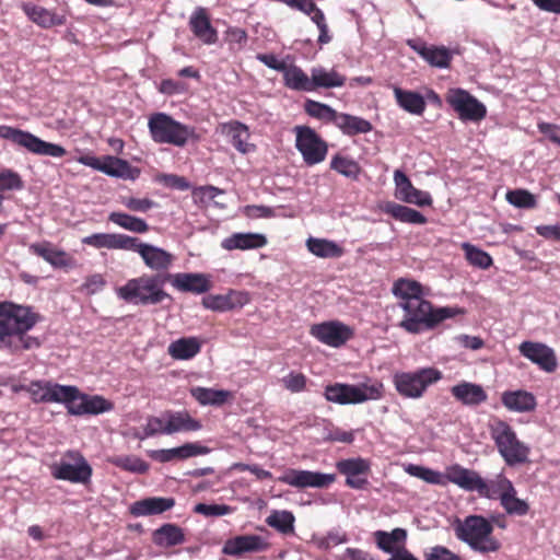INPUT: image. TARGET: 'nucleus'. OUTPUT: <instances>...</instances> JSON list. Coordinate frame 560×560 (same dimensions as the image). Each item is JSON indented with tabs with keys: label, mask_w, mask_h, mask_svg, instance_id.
Segmentation results:
<instances>
[{
	"label": "nucleus",
	"mask_w": 560,
	"mask_h": 560,
	"mask_svg": "<svg viewBox=\"0 0 560 560\" xmlns=\"http://www.w3.org/2000/svg\"><path fill=\"white\" fill-rule=\"evenodd\" d=\"M37 319L38 316L30 306L0 302V349L15 353L38 348V338L27 335Z\"/></svg>",
	"instance_id": "nucleus-1"
},
{
	"label": "nucleus",
	"mask_w": 560,
	"mask_h": 560,
	"mask_svg": "<svg viewBox=\"0 0 560 560\" xmlns=\"http://www.w3.org/2000/svg\"><path fill=\"white\" fill-rule=\"evenodd\" d=\"M401 308L405 314L399 323V327L409 334H421L430 330L443 320L460 313L456 307L444 306L434 308L424 299L404 302Z\"/></svg>",
	"instance_id": "nucleus-2"
},
{
	"label": "nucleus",
	"mask_w": 560,
	"mask_h": 560,
	"mask_svg": "<svg viewBox=\"0 0 560 560\" xmlns=\"http://www.w3.org/2000/svg\"><path fill=\"white\" fill-rule=\"evenodd\" d=\"M455 536L472 551L488 555L500 550L501 542L493 536V525L481 515H469L454 525Z\"/></svg>",
	"instance_id": "nucleus-3"
},
{
	"label": "nucleus",
	"mask_w": 560,
	"mask_h": 560,
	"mask_svg": "<svg viewBox=\"0 0 560 560\" xmlns=\"http://www.w3.org/2000/svg\"><path fill=\"white\" fill-rule=\"evenodd\" d=\"M489 433L508 466L522 465L529 460L530 446L518 439L514 428L506 421L492 419L489 423Z\"/></svg>",
	"instance_id": "nucleus-4"
},
{
	"label": "nucleus",
	"mask_w": 560,
	"mask_h": 560,
	"mask_svg": "<svg viewBox=\"0 0 560 560\" xmlns=\"http://www.w3.org/2000/svg\"><path fill=\"white\" fill-rule=\"evenodd\" d=\"M148 128L151 139L159 144L183 148L189 140H198L194 127L175 120L165 113H154L149 117Z\"/></svg>",
	"instance_id": "nucleus-5"
},
{
	"label": "nucleus",
	"mask_w": 560,
	"mask_h": 560,
	"mask_svg": "<svg viewBox=\"0 0 560 560\" xmlns=\"http://www.w3.org/2000/svg\"><path fill=\"white\" fill-rule=\"evenodd\" d=\"M116 293L119 299L135 305H155L170 298L160 279L148 275L128 280Z\"/></svg>",
	"instance_id": "nucleus-6"
},
{
	"label": "nucleus",
	"mask_w": 560,
	"mask_h": 560,
	"mask_svg": "<svg viewBox=\"0 0 560 560\" xmlns=\"http://www.w3.org/2000/svg\"><path fill=\"white\" fill-rule=\"evenodd\" d=\"M384 386L378 381L359 384L335 383L325 388V398L338 405H359L383 397Z\"/></svg>",
	"instance_id": "nucleus-7"
},
{
	"label": "nucleus",
	"mask_w": 560,
	"mask_h": 560,
	"mask_svg": "<svg viewBox=\"0 0 560 560\" xmlns=\"http://www.w3.org/2000/svg\"><path fill=\"white\" fill-rule=\"evenodd\" d=\"M443 377L435 368H422L412 372H397L393 376V383L397 393L410 399H419L428 387L438 383Z\"/></svg>",
	"instance_id": "nucleus-8"
},
{
	"label": "nucleus",
	"mask_w": 560,
	"mask_h": 560,
	"mask_svg": "<svg viewBox=\"0 0 560 560\" xmlns=\"http://www.w3.org/2000/svg\"><path fill=\"white\" fill-rule=\"evenodd\" d=\"M50 472L57 480L86 485L91 481L92 467L80 452L68 451L50 466Z\"/></svg>",
	"instance_id": "nucleus-9"
},
{
	"label": "nucleus",
	"mask_w": 560,
	"mask_h": 560,
	"mask_svg": "<svg viewBox=\"0 0 560 560\" xmlns=\"http://www.w3.org/2000/svg\"><path fill=\"white\" fill-rule=\"evenodd\" d=\"M0 137L37 155L61 158L67 153L59 144L46 142L28 131L10 126H0Z\"/></svg>",
	"instance_id": "nucleus-10"
},
{
	"label": "nucleus",
	"mask_w": 560,
	"mask_h": 560,
	"mask_svg": "<svg viewBox=\"0 0 560 560\" xmlns=\"http://www.w3.org/2000/svg\"><path fill=\"white\" fill-rule=\"evenodd\" d=\"M295 147L307 165L323 162L327 155V144L317 132L307 126L294 128Z\"/></svg>",
	"instance_id": "nucleus-11"
},
{
	"label": "nucleus",
	"mask_w": 560,
	"mask_h": 560,
	"mask_svg": "<svg viewBox=\"0 0 560 560\" xmlns=\"http://www.w3.org/2000/svg\"><path fill=\"white\" fill-rule=\"evenodd\" d=\"M446 102L462 120L479 121L486 117V106L463 89H450Z\"/></svg>",
	"instance_id": "nucleus-12"
},
{
	"label": "nucleus",
	"mask_w": 560,
	"mask_h": 560,
	"mask_svg": "<svg viewBox=\"0 0 560 560\" xmlns=\"http://www.w3.org/2000/svg\"><path fill=\"white\" fill-rule=\"evenodd\" d=\"M278 480L294 488H327L336 481L335 474H325L319 471L303 469H287Z\"/></svg>",
	"instance_id": "nucleus-13"
},
{
	"label": "nucleus",
	"mask_w": 560,
	"mask_h": 560,
	"mask_svg": "<svg viewBox=\"0 0 560 560\" xmlns=\"http://www.w3.org/2000/svg\"><path fill=\"white\" fill-rule=\"evenodd\" d=\"M352 329L337 320L325 322L313 325L311 335L318 341L338 348L345 345L352 337Z\"/></svg>",
	"instance_id": "nucleus-14"
},
{
	"label": "nucleus",
	"mask_w": 560,
	"mask_h": 560,
	"mask_svg": "<svg viewBox=\"0 0 560 560\" xmlns=\"http://www.w3.org/2000/svg\"><path fill=\"white\" fill-rule=\"evenodd\" d=\"M518 351L523 357L547 373H552L557 369L556 353L552 348L545 343L524 341L520 345Z\"/></svg>",
	"instance_id": "nucleus-15"
},
{
	"label": "nucleus",
	"mask_w": 560,
	"mask_h": 560,
	"mask_svg": "<svg viewBox=\"0 0 560 560\" xmlns=\"http://www.w3.org/2000/svg\"><path fill=\"white\" fill-rule=\"evenodd\" d=\"M130 250L138 253L145 266L151 270H167L174 261V256L171 253L161 247L141 243L137 237L133 238V246Z\"/></svg>",
	"instance_id": "nucleus-16"
},
{
	"label": "nucleus",
	"mask_w": 560,
	"mask_h": 560,
	"mask_svg": "<svg viewBox=\"0 0 560 560\" xmlns=\"http://www.w3.org/2000/svg\"><path fill=\"white\" fill-rule=\"evenodd\" d=\"M394 183L397 199L419 207L431 206L432 198L430 194L416 188L402 171L396 170L394 172Z\"/></svg>",
	"instance_id": "nucleus-17"
},
{
	"label": "nucleus",
	"mask_w": 560,
	"mask_h": 560,
	"mask_svg": "<svg viewBox=\"0 0 560 560\" xmlns=\"http://www.w3.org/2000/svg\"><path fill=\"white\" fill-rule=\"evenodd\" d=\"M132 236L120 233H94L84 236L81 242L95 249H120L130 250L133 246Z\"/></svg>",
	"instance_id": "nucleus-18"
},
{
	"label": "nucleus",
	"mask_w": 560,
	"mask_h": 560,
	"mask_svg": "<svg viewBox=\"0 0 560 560\" xmlns=\"http://www.w3.org/2000/svg\"><path fill=\"white\" fill-rule=\"evenodd\" d=\"M22 10L28 20L42 28L61 26L67 22L65 13H59L34 3H24Z\"/></svg>",
	"instance_id": "nucleus-19"
},
{
	"label": "nucleus",
	"mask_w": 560,
	"mask_h": 560,
	"mask_svg": "<svg viewBox=\"0 0 560 560\" xmlns=\"http://www.w3.org/2000/svg\"><path fill=\"white\" fill-rule=\"evenodd\" d=\"M28 249L54 268H72L74 266V260L65 250L55 247L49 242L33 243Z\"/></svg>",
	"instance_id": "nucleus-20"
},
{
	"label": "nucleus",
	"mask_w": 560,
	"mask_h": 560,
	"mask_svg": "<svg viewBox=\"0 0 560 560\" xmlns=\"http://www.w3.org/2000/svg\"><path fill=\"white\" fill-rule=\"evenodd\" d=\"M189 26L194 35L206 45L215 44L218 32L211 25L210 18L205 8H197L190 15Z\"/></svg>",
	"instance_id": "nucleus-21"
},
{
	"label": "nucleus",
	"mask_w": 560,
	"mask_h": 560,
	"mask_svg": "<svg viewBox=\"0 0 560 560\" xmlns=\"http://www.w3.org/2000/svg\"><path fill=\"white\" fill-rule=\"evenodd\" d=\"M209 452L210 448L207 446H202L198 443H186L174 448L151 451L150 456L160 463H166L175 459H186L198 455H206Z\"/></svg>",
	"instance_id": "nucleus-22"
},
{
	"label": "nucleus",
	"mask_w": 560,
	"mask_h": 560,
	"mask_svg": "<svg viewBox=\"0 0 560 560\" xmlns=\"http://www.w3.org/2000/svg\"><path fill=\"white\" fill-rule=\"evenodd\" d=\"M172 285L182 292L206 293L211 289L209 276L205 273L179 272L172 276Z\"/></svg>",
	"instance_id": "nucleus-23"
},
{
	"label": "nucleus",
	"mask_w": 560,
	"mask_h": 560,
	"mask_svg": "<svg viewBox=\"0 0 560 560\" xmlns=\"http://www.w3.org/2000/svg\"><path fill=\"white\" fill-rule=\"evenodd\" d=\"M113 409V404L102 396H89L79 390L74 406L71 407V415H98Z\"/></svg>",
	"instance_id": "nucleus-24"
},
{
	"label": "nucleus",
	"mask_w": 560,
	"mask_h": 560,
	"mask_svg": "<svg viewBox=\"0 0 560 560\" xmlns=\"http://www.w3.org/2000/svg\"><path fill=\"white\" fill-rule=\"evenodd\" d=\"M451 393L457 401L466 406H478L488 398L481 385L465 381L452 386Z\"/></svg>",
	"instance_id": "nucleus-25"
},
{
	"label": "nucleus",
	"mask_w": 560,
	"mask_h": 560,
	"mask_svg": "<svg viewBox=\"0 0 560 560\" xmlns=\"http://www.w3.org/2000/svg\"><path fill=\"white\" fill-rule=\"evenodd\" d=\"M513 483L503 475L499 474L490 480H485L479 476L476 490L481 497L488 499H500L504 498L505 493L513 490Z\"/></svg>",
	"instance_id": "nucleus-26"
},
{
	"label": "nucleus",
	"mask_w": 560,
	"mask_h": 560,
	"mask_svg": "<svg viewBox=\"0 0 560 560\" xmlns=\"http://www.w3.org/2000/svg\"><path fill=\"white\" fill-rule=\"evenodd\" d=\"M267 244V238L260 233H233L221 242L225 250H247L261 248Z\"/></svg>",
	"instance_id": "nucleus-27"
},
{
	"label": "nucleus",
	"mask_w": 560,
	"mask_h": 560,
	"mask_svg": "<svg viewBox=\"0 0 560 560\" xmlns=\"http://www.w3.org/2000/svg\"><path fill=\"white\" fill-rule=\"evenodd\" d=\"M175 505L173 498L152 497L136 501L130 506V513L133 516H149L161 514Z\"/></svg>",
	"instance_id": "nucleus-28"
},
{
	"label": "nucleus",
	"mask_w": 560,
	"mask_h": 560,
	"mask_svg": "<svg viewBox=\"0 0 560 560\" xmlns=\"http://www.w3.org/2000/svg\"><path fill=\"white\" fill-rule=\"evenodd\" d=\"M312 92L318 89L341 88L346 83V77L335 69L313 67L310 71Z\"/></svg>",
	"instance_id": "nucleus-29"
},
{
	"label": "nucleus",
	"mask_w": 560,
	"mask_h": 560,
	"mask_svg": "<svg viewBox=\"0 0 560 560\" xmlns=\"http://www.w3.org/2000/svg\"><path fill=\"white\" fill-rule=\"evenodd\" d=\"M503 406L513 412H528L536 408L535 396L526 390H506L501 396Z\"/></svg>",
	"instance_id": "nucleus-30"
},
{
	"label": "nucleus",
	"mask_w": 560,
	"mask_h": 560,
	"mask_svg": "<svg viewBox=\"0 0 560 560\" xmlns=\"http://www.w3.org/2000/svg\"><path fill=\"white\" fill-rule=\"evenodd\" d=\"M102 173L116 178L131 179L138 178L140 171L132 167L128 161L113 156H103Z\"/></svg>",
	"instance_id": "nucleus-31"
},
{
	"label": "nucleus",
	"mask_w": 560,
	"mask_h": 560,
	"mask_svg": "<svg viewBox=\"0 0 560 560\" xmlns=\"http://www.w3.org/2000/svg\"><path fill=\"white\" fill-rule=\"evenodd\" d=\"M445 485L452 482L466 491H475L479 481V474L475 470L464 468L460 465H452L446 468Z\"/></svg>",
	"instance_id": "nucleus-32"
},
{
	"label": "nucleus",
	"mask_w": 560,
	"mask_h": 560,
	"mask_svg": "<svg viewBox=\"0 0 560 560\" xmlns=\"http://www.w3.org/2000/svg\"><path fill=\"white\" fill-rule=\"evenodd\" d=\"M264 539L256 535L237 536L228 540L223 546V552L230 556H241L244 552H253L265 549Z\"/></svg>",
	"instance_id": "nucleus-33"
},
{
	"label": "nucleus",
	"mask_w": 560,
	"mask_h": 560,
	"mask_svg": "<svg viewBox=\"0 0 560 560\" xmlns=\"http://www.w3.org/2000/svg\"><path fill=\"white\" fill-rule=\"evenodd\" d=\"M167 432L168 435L179 432H195L199 431L202 425L201 422L192 418L187 411H166Z\"/></svg>",
	"instance_id": "nucleus-34"
},
{
	"label": "nucleus",
	"mask_w": 560,
	"mask_h": 560,
	"mask_svg": "<svg viewBox=\"0 0 560 560\" xmlns=\"http://www.w3.org/2000/svg\"><path fill=\"white\" fill-rule=\"evenodd\" d=\"M201 342L196 337H183L170 343L168 354L175 360H190L200 352Z\"/></svg>",
	"instance_id": "nucleus-35"
},
{
	"label": "nucleus",
	"mask_w": 560,
	"mask_h": 560,
	"mask_svg": "<svg viewBox=\"0 0 560 560\" xmlns=\"http://www.w3.org/2000/svg\"><path fill=\"white\" fill-rule=\"evenodd\" d=\"M226 135L231 138L233 147L242 154L255 151V145L249 142V131L247 126L238 121H233L224 126Z\"/></svg>",
	"instance_id": "nucleus-36"
},
{
	"label": "nucleus",
	"mask_w": 560,
	"mask_h": 560,
	"mask_svg": "<svg viewBox=\"0 0 560 560\" xmlns=\"http://www.w3.org/2000/svg\"><path fill=\"white\" fill-rule=\"evenodd\" d=\"M335 125L347 136L368 133L372 130V124L369 120L345 113H338Z\"/></svg>",
	"instance_id": "nucleus-37"
},
{
	"label": "nucleus",
	"mask_w": 560,
	"mask_h": 560,
	"mask_svg": "<svg viewBox=\"0 0 560 560\" xmlns=\"http://www.w3.org/2000/svg\"><path fill=\"white\" fill-rule=\"evenodd\" d=\"M246 302V295L240 292H230L226 295H210L202 300L206 308L221 312L242 306Z\"/></svg>",
	"instance_id": "nucleus-38"
},
{
	"label": "nucleus",
	"mask_w": 560,
	"mask_h": 560,
	"mask_svg": "<svg viewBox=\"0 0 560 560\" xmlns=\"http://www.w3.org/2000/svg\"><path fill=\"white\" fill-rule=\"evenodd\" d=\"M190 395L202 406H222L231 397L232 393L225 389H213L201 386L190 388Z\"/></svg>",
	"instance_id": "nucleus-39"
},
{
	"label": "nucleus",
	"mask_w": 560,
	"mask_h": 560,
	"mask_svg": "<svg viewBox=\"0 0 560 560\" xmlns=\"http://www.w3.org/2000/svg\"><path fill=\"white\" fill-rule=\"evenodd\" d=\"M153 541L160 547H173L180 545L185 541L183 529L175 524H164L156 528L152 535Z\"/></svg>",
	"instance_id": "nucleus-40"
},
{
	"label": "nucleus",
	"mask_w": 560,
	"mask_h": 560,
	"mask_svg": "<svg viewBox=\"0 0 560 560\" xmlns=\"http://www.w3.org/2000/svg\"><path fill=\"white\" fill-rule=\"evenodd\" d=\"M282 73L284 84L289 89L294 91L312 92L311 75L305 73L300 67L288 65Z\"/></svg>",
	"instance_id": "nucleus-41"
},
{
	"label": "nucleus",
	"mask_w": 560,
	"mask_h": 560,
	"mask_svg": "<svg viewBox=\"0 0 560 560\" xmlns=\"http://www.w3.org/2000/svg\"><path fill=\"white\" fill-rule=\"evenodd\" d=\"M394 95L397 104L406 112L415 115H421L425 109V102L419 93L404 91L400 88L395 86Z\"/></svg>",
	"instance_id": "nucleus-42"
},
{
	"label": "nucleus",
	"mask_w": 560,
	"mask_h": 560,
	"mask_svg": "<svg viewBox=\"0 0 560 560\" xmlns=\"http://www.w3.org/2000/svg\"><path fill=\"white\" fill-rule=\"evenodd\" d=\"M306 247L313 255L320 258H339L343 254L341 246L326 238L310 237L306 241Z\"/></svg>",
	"instance_id": "nucleus-43"
},
{
	"label": "nucleus",
	"mask_w": 560,
	"mask_h": 560,
	"mask_svg": "<svg viewBox=\"0 0 560 560\" xmlns=\"http://www.w3.org/2000/svg\"><path fill=\"white\" fill-rule=\"evenodd\" d=\"M377 547L384 552L393 555L399 547L396 545L405 544L407 532L402 528H395L392 532L376 530L374 533Z\"/></svg>",
	"instance_id": "nucleus-44"
},
{
	"label": "nucleus",
	"mask_w": 560,
	"mask_h": 560,
	"mask_svg": "<svg viewBox=\"0 0 560 560\" xmlns=\"http://www.w3.org/2000/svg\"><path fill=\"white\" fill-rule=\"evenodd\" d=\"M79 388L72 385H61L50 382L49 404H62L71 415V407L74 406Z\"/></svg>",
	"instance_id": "nucleus-45"
},
{
	"label": "nucleus",
	"mask_w": 560,
	"mask_h": 560,
	"mask_svg": "<svg viewBox=\"0 0 560 560\" xmlns=\"http://www.w3.org/2000/svg\"><path fill=\"white\" fill-rule=\"evenodd\" d=\"M393 294L399 299V306L404 302L423 299L422 287L419 282L407 279H399L393 285Z\"/></svg>",
	"instance_id": "nucleus-46"
},
{
	"label": "nucleus",
	"mask_w": 560,
	"mask_h": 560,
	"mask_svg": "<svg viewBox=\"0 0 560 560\" xmlns=\"http://www.w3.org/2000/svg\"><path fill=\"white\" fill-rule=\"evenodd\" d=\"M108 220L119 228L132 233H145L149 231L148 223L138 217L130 215L125 212L114 211L108 214Z\"/></svg>",
	"instance_id": "nucleus-47"
},
{
	"label": "nucleus",
	"mask_w": 560,
	"mask_h": 560,
	"mask_svg": "<svg viewBox=\"0 0 560 560\" xmlns=\"http://www.w3.org/2000/svg\"><path fill=\"white\" fill-rule=\"evenodd\" d=\"M385 210L393 218L405 223L424 224L427 222L425 217L421 212L406 206L388 203Z\"/></svg>",
	"instance_id": "nucleus-48"
},
{
	"label": "nucleus",
	"mask_w": 560,
	"mask_h": 560,
	"mask_svg": "<svg viewBox=\"0 0 560 560\" xmlns=\"http://www.w3.org/2000/svg\"><path fill=\"white\" fill-rule=\"evenodd\" d=\"M337 469L346 477L368 476L371 469L370 460L362 457L347 458L337 462Z\"/></svg>",
	"instance_id": "nucleus-49"
},
{
	"label": "nucleus",
	"mask_w": 560,
	"mask_h": 560,
	"mask_svg": "<svg viewBox=\"0 0 560 560\" xmlns=\"http://www.w3.org/2000/svg\"><path fill=\"white\" fill-rule=\"evenodd\" d=\"M114 466L133 474H144L149 465L136 455H118L108 458Z\"/></svg>",
	"instance_id": "nucleus-50"
},
{
	"label": "nucleus",
	"mask_w": 560,
	"mask_h": 560,
	"mask_svg": "<svg viewBox=\"0 0 560 560\" xmlns=\"http://www.w3.org/2000/svg\"><path fill=\"white\" fill-rule=\"evenodd\" d=\"M295 517L290 511H272L266 518V523L282 534H290L294 530Z\"/></svg>",
	"instance_id": "nucleus-51"
},
{
	"label": "nucleus",
	"mask_w": 560,
	"mask_h": 560,
	"mask_svg": "<svg viewBox=\"0 0 560 560\" xmlns=\"http://www.w3.org/2000/svg\"><path fill=\"white\" fill-rule=\"evenodd\" d=\"M154 435H168L166 411L156 417H149L142 433H137L135 436L139 440H144Z\"/></svg>",
	"instance_id": "nucleus-52"
},
{
	"label": "nucleus",
	"mask_w": 560,
	"mask_h": 560,
	"mask_svg": "<svg viewBox=\"0 0 560 560\" xmlns=\"http://www.w3.org/2000/svg\"><path fill=\"white\" fill-rule=\"evenodd\" d=\"M462 248L465 253V258L474 267L488 269L493 264L491 256L487 252L470 243H463Z\"/></svg>",
	"instance_id": "nucleus-53"
},
{
	"label": "nucleus",
	"mask_w": 560,
	"mask_h": 560,
	"mask_svg": "<svg viewBox=\"0 0 560 560\" xmlns=\"http://www.w3.org/2000/svg\"><path fill=\"white\" fill-rule=\"evenodd\" d=\"M405 471L416 478H419L431 485L445 486V477L442 472L431 468L410 464L405 468Z\"/></svg>",
	"instance_id": "nucleus-54"
},
{
	"label": "nucleus",
	"mask_w": 560,
	"mask_h": 560,
	"mask_svg": "<svg viewBox=\"0 0 560 560\" xmlns=\"http://www.w3.org/2000/svg\"><path fill=\"white\" fill-rule=\"evenodd\" d=\"M330 167L342 176L351 179H357L360 174L359 164L354 160L342 155L334 156L330 162Z\"/></svg>",
	"instance_id": "nucleus-55"
},
{
	"label": "nucleus",
	"mask_w": 560,
	"mask_h": 560,
	"mask_svg": "<svg viewBox=\"0 0 560 560\" xmlns=\"http://www.w3.org/2000/svg\"><path fill=\"white\" fill-rule=\"evenodd\" d=\"M506 201L520 209H533L537 206L535 195L526 189L509 190L505 195Z\"/></svg>",
	"instance_id": "nucleus-56"
},
{
	"label": "nucleus",
	"mask_w": 560,
	"mask_h": 560,
	"mask_svg": "<svg viewBox=\"0 0 560 560\" xmlns=\"http://www.w3.org/2000/svg\"><path fill=\"white\" fill-rule=\"evenodd\" d=\"M500 502L505 512L511 515L522 516L527 514L529 510L527 502L516 497L515 488L511 492L505 493Z\"/></svg>",
	"instance_id": "nucleus-57"
},
{
	"label": "nucleus",
	"mask_w": 560,
	"mask_h": 560,
	"mask_svg": "<svg viewBox=\"0 0 560 560\" xmlns=\"http://www.w3.org/2000/svg\"><path fill=\"white\" fill-rule=\"evenodd\" d=\"M306 113L315 118L331 121L335 124L338 113L327 104H323L316 101H307L305 103Z\"/></svg>",
	"instance_id": "nucleus-58"
},
{
	"label": "nucleus",
	"mask_w": 560,
	"mask_h": 560,
	"mask_svg": "<svg viewBox=\"0 0 560 560\" xmlns=\"http://www.w3.org/2000/svg\"><path fill=\"white\" fill-rule=\"evenodd\" d=\"M49 390L50 381H34L26 387V392L35 404H49Z\"/></svg>",
	"instance_id": "nucleus-59"
},
{
	"label": "nucleus",
	"mask_w": 560,
	"mask_h": 560,
	"mask_svg": "<svg viewBox=\"0 0 560 560\" xmlns=\"http://www.w3.org/2000/svg\"><path fill=\"white\" fill-rule=\"evenodd\" d=\"M431 66L446 68L451 61L450 51L444 47H429L425 58Z\"/></svg>",
	"instance_id": "nucleus-60"
},
{
	"label": "nucleus",
	"mask_w": 560,
	"mask_h": 560,
	"mask_svg": "<svg viewBox=\"0 0 560 560\" xmlns=\"http://www.w3.org/2000/svg\"><path fill=\"white\" fill-rule=\"evenodd\" d=\"M22 187L23 182L18 173L11 170L0 172V194L4 195L5 191L19 190Z\"/></svg>",
	"instance_id": "nucleus-61"
},
{
	"label": "nucleus",
	"mask_w": 560,
	"mask_h": 560,
	"mask_svg": "<svg viewBox=\"0 0 560 560\" xmlns=\"http://www.w3.org/2000/svg\"><path fill=\"white\" fill-rule=\"evenodd\" d=\"M155 180L165 187L180 191H185L190 188L189 182L185 177L176 174H159L155 176Z\"/></svg>",
	"instance_id": "nucleus-62"
},
{
	"label": "nucleus",
	"mask_w": 560,
	"mask_h": 560,
	"mask_svg": "<svg viewBox=\"0 0 560 560\" xmlns=\"http://www.w3.org/2000/svg\"><path fill=\"white\" fill-rule=\"evenodd\" d=\"M423 558L424 560H462L457 553L441 545L427 548Z\"/></svg>",
	"instance_id": "nucleus-63"
},
{
	"label": "nucleus",
	"mask_w": 560,
	"mask_h": 560,
	"mask_svg": "<svg viewBox=\"0 0 560 560\" xmlns=\"http://www.w3.org/2000/svg\"><path fill=\"white\" fill-rule=\"evenodd\" d=\"M281 383L289 392L301 393L306 387V377L302 373L290 372L281 378Z\"/></svg>",
	"instance_id": "nucleus-64"
}]
</instances>
